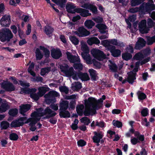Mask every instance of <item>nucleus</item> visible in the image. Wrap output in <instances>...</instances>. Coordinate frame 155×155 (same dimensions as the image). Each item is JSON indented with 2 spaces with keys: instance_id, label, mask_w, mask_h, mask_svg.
Instances as JSON below:
<instances>
[{
  "instance_id": "nucleus-1",
  "label": "nucleus",
  "mask_w": 155,
  "mask_h": 155,
  "mask_svg": "<svg viewBox=\"0 0 155 155\" xmlns=\"http://www.w3.org/2000/svg\"><path fill=\"white\" fill-rule=\"evenodd\" d=\"M137 9L142 14L144 15L146 13L150 14L152 11L155 10V5L149 2H143Z\"/></svg>"
},
{
  "instance_id": "nucleus-2",
  "label": "nucleus",
  "mask_w": 155,
  "mask_h": 155,
  "mask_svg": "<svg viewBox=\"0 0 155 155\" xmlns=\"http://www.w3.org/2000/svg\"><path fill=\"white\" fill-rule=\"evenodd\" d=\"M13 37V35L8 29H2L0 31V41L2 42L9 41Z\"/></svg>"
},
{
  "instance_id": "nucleus-3",
  "label": "nucleus",
  "mask_w": 155,
  "mask_h": 155,
  "mask_svg": "<svg viewBox=\"0 0 155 155\" xmlns=\"http://www.w3.org/2000/svg\"><path fill=\"white\" fill-rule=\"evenodd\" d=\"M96 101L95 98L93 97H89L88 100H84V104L86 107H92V108H94L96 110H98L103 107V104H99L95 103V101Z\"/></svg>"
},
{
  "instance_id": "nucleus-4",
  "label": "nucleus",
  "mask_w": 155,
  "mask_h": 155,
  "mask_svg": "<svg viewBox=\"0 0 155 155\" xmlns=\"http://www.w3.org/2000/svg\"><path fill=\"white\" fill-rule=\"evenodd\" d=\"M43 110L41 114L42 117L45 116L42 118V119L44 120L49 119L53 117L57 114L56 112L51 109L49 107H47L45 109L43 108Z\"/></svg>"
},
{
  "instance_id": "nucleus-5",
  "label": "nucleus",
  "mask_w": 155,
  "mask_h": 155,
  "mask_svg": "<svg viewBox=\"0 0 155 155\" xmlns=\"http://www.w3.org/2000/svg\"><path fill=\"white\" fill-rule=\"evenodd\" d=\"M91 52L94 58L99 61H103L106 58V55L104 52L99 49L94 48Z\"/></svg>"
},
{
  "instance_id": "nucleus-6",
  "label": "nucleus",
  "mask_w": 155,
  "mask_h": 155,
  "mask_svg": "<svg viewBox=\"0 0 155 155\" xmlns=\"http://www.w3.org/2000/svg\"><path fill=\"white\" fill-rule=\"evenodd\" d=\"M27 117H21L18 119H15L12 121L10 125L11 128H16L23 126L25 123H27L26 122H24L26 120Z\"/></svg>"
},
{
  "instance_id": "nucleus-7",
  "label": "nucleus",
  "mask_w": 155,
  "mask_h": 155,
  "mask_svg": "<svg viewBox=\"0 0 155 155\" xmlns=\"http://www.w3.org/2000/svg\"><path fill=\"white\" fill-rule=\"evenodd\" d=\"M1 87L6 91L9 92L14 91L15 89L13 84L9 81L2 82L1 84Z\"/></svg>"
},
{
  "instance_id": "nucleus-8",
  "label": "nucleus",
  "mask_w": 155,
  "mask_h": 155,
  "mask_svg": "<svg viewBox=\"0 0 155 155\" xmlns=\"http://www.w3.org/2000/svg\"><path fill=\"white\" fill-rule=\"evenodd\" d=\"M67 58L71 63H75L80 62V59L79 56L77 57L75 55H73L69 52L67 51L66 53Z\"/></svg>"
},
{
  "instance_id": "nucleus-9",
  "label": "nucleus",
  "mask_w": 155,
  "mask_h": 155,
  "mask_svg": "<svg viewBox=\"0 0 155 155\" xmlns=\"http://www.w3.org/2000/svg\"><path fill=\"white\" fill-rule=\"evenodd\" d=\"M51 56L55 59H58L62 56V53L59 48H54L51 50Z\"/></svg>"
},
{
  "instance_id": "nucleus-10",
  "label": "nucleus",
  "mask_w": 155,
  "mask_h": 155,
  "mask_svg": "<svg viewBox=\"0 0 155 155\" xmlns=\"http://www.w3.org/2000/svg\"><path fill=\"white\" fill-rule=\"evenodd\" d=\"M82 8L91 10L93 14L96 15L97 13V10L96 6L89 3H84L81 6Z\"/></svg>"
},
{
  "instance_id": "nucleus-11",
  "label": "nucleus",
  "mask_w": 155,
  "mask_h": 155,
  "mask_svg": "<svg viewBox=\"0 0 155 155\" xmlns=\"http://www.w3.org/2000/svg\"><path fill=\"white\" fill-rule=\"evenodd\" d=\"M109 51L110 52L111 55L115 58L118 57L121 55V52L120 50L116 49L114 45H113Z\"/></svg>"
},
{
  "instance_id": "nucleus-12",
  "label": "nucleus",
  "mask_w": 155,
  "mask_h": 155,
  "mask_svg": "<svg viewBox=\"0 0 155 155\" xmlns=\"http://www.w3.org/2000/svg\"><path fill=\"white\" fill-rule=\"evenodd\" d=\"M146 43V41L143 38H139L136 43L135 48L136 49H140L144 47Z\"/></svg>"
},
{
  "instance_id": "nucleus-13",
  "label": "nucleus",
  "mask_w": 155,
  "mask_h": 155,
  "mask_svg": "<svg viewBox=\"0 0 155 155\" xmlns=\"http://www.w3.org/2000/svg\"><path fill=\"white\" fill-rule=\"evenodd\" d=\"M76 34L79 36H86L89 35L90 33L84 28L80 27L78 30V32L76 31Z\"/></svg>"
},
{
  "instance_id": "nucleus-14",
  "label": "nucleus",
  "mask_w": 155,
  "mask_h": 155,
  "mask_svg": "<svg viewBox=\"0 0 155 155\" xmlns=\"http://www.w3.org/2000/svg\"><path fill=\"white\" fill-rule=\"evenodd\" d=\"M20 107V113L23 116H25V113L30 109L31 106L28 104H24L21 105Z\"/></svg>"
},
{
  "instance_id": "nucleus-15",
  "label": "nucleus",
  "mask_w": 155,
  "mask_h": 155,
  "mask_svg": "<svg viewBox=\"0 0 155 155\" xmlns=\"http://www.w3.org/2000/svg\"><path fill=\"white\" fill-rule=\"evenodd\" d=\"M128 77L127 78V81L129 83L132 84L134 81L136 79L137 73H134L133 72H130L127 73Z\"/></svg>"
},
{
  "instance_id": "nucleus-16",
  "label": "nucleus",
  "mask_w": 155,
  "mask_h": 155,
  "mask_svg": "<svg viewBox=\"0 0 155 155\" xmlns=\"http://www.w3.org/2000/svg\"><path fill=\"white\" fill-rule=\"evenodd\" d=\"M76 11L77 13H80V15L83 17H86L91 15V13L89 12L88 10L83 8H78L76 9Z\"/></svg>"
},
{
  "instance_id": "nucleus-17",
  "label": "nucleus",
  "mask_w": 155,
  "mask_h": 155,
  "mask_svg": "<svg viewBox=\"0 0 155 155\" xmlns=\"http://www.w3.org/2000/svg\"><path fill=\"white\" fill-rule=\"evenodd\" d=\"M93 133L94 135L92 138L93 140H100L104 136V133L99 130H97V131H94Z\"/></svg>"
},
{
  "instance_id": "nucleus-18",
  "label": "nucleus",
  "mask_w": 155,
  "mask_h": 155,
  "mask_svg": "<svg viewBox=\"0 0 155 155\" xmlns=\"http://www.w3.org/2000/svg\"><path fill=\"white\" fill-rule=\"evenodd\" d=\"M54 30V28L50 25H46L45 27L44 32L49 38L53 35V33Z\"/></svg>"
},
{
  "instance_id": "nucleus-19",
  "label": "nucleus",
  "mask_w": 155,
  "mask_h": 155,
  "mask_svg": "<svg viewBox=\"0 0 155 155\" xmlns=\"http://www.w3.org/2000/svg\"><path fill=\"white\" fill-rule=\"evenodd\" d=\"M10 21V16L9 15H4L0 20L1 25H3L5 26L9 24Z\"/></svg>"
},
{
  "instance_id": "nucleus-20",
  "label": "nucleus",
  "mask_w": 155,
  "mask_h": 155,
  "mask_svg": "<svg viewBox=\"0 0 155 155\" xmlns=\"http://www.w3.org/2000/svg\"><path fill=\"white\" fill-rule=\"evenodd\" d=\"M78 76L82 81H86L90 80L89 76L87 73L78 72Z\"/></svg>"
},
{
  "instance_id": "nucleus-21",
  "label": "nucleus",
  "mask_w": 155,
  "mask_h": 155,
  "mask_svg": "<svg viewBox=\"0 0 155 155\" xmlns=\"http://www.w3.org/2000/svg\"><path fill=\"white\" fill-rule=\"evenodd\" d=\"M59 110H66L69 107V102L67 101L63 100L60 103Z\"/></svg>"
},
{
  "instance_id": "nucleus-22",
  "label": "nucleus",
  "mask_w": 155,
  "mask_h": 155,
  "mask_svg": "<svg viewBox=\"0 0 155 155\" xmlns=\"http://www.w3.org/2000/svg\"><path fill=\"white\" fill-rule=\"evenodd\" d=\"M43 107H41L38 108H36V111H34L32 112L31 115V117H41V112L43 110Z\"/></svg>"
},
{
  "instance_id": "nucleus-23",
  "label": "nucleus",
  "mask_w": 155,
  "mask_h": 155,
  "mask_svg": "<svg viewBox=\"0 0 155 155\" xmlns=\"http://www.w3.org/2000/svg\"><path fill=\"white\" fill-rule=\"evenodd\" d=\"M110 44L112 45H113L119 46L120 48H123L124 47L125 45L123 42H118L117 40V39H113L109 40Z\"/></svg>"
},
{
  "instance_id": "nucleus-24",
  "label": "nucleus",
  "mask_w": 155,
  "mask_h": 155,
  "mask_svg": "<svg viewBox=\"0 0 155 155\" xmlns=\"http://www.w3.org/2000/svg\"><path fill=\"white\" fill-rule=\"evenodd\" d=\"M75 7L73 5L71 4L66 5V8L67 11L69 13L74 14L76 12V9L78 8L74 9Z\"/></svg>"
},
{
  "instance_id": "nucleus-25",
  "label": "nucleus",
  "mask_w": 155,
  "mask_h": 155,
  "mask_svg": "<svg viewBox=\"0 0 155 155\" xmlns=\"http://www.w3.org/2000/svg\"><path fill=\"white\" fill-rule=\"evenodd\" d=\"M59 115L60 118H69L70 117V114L68 111L66 110H60Z\"/></svg>"
},
{
  "instance_id": "nucleus-26",
  "label": "nucleus",
  "mask_w": 155,
  "mask_h": 155,
  "mask_svg": "<svg viewBox=\"0 0 155 155\" xmlns=\"http://www.w3.org/2000/svg\"><path fill=\"white\" fill-rule=\"evenodd\" d=\"M100 43V41L96 37L91 38L87 41L88 44L91 45L93 44L98 45Z\"/></svg>"
},
{
  "instance_id": "nucleus-27",
  "label": "nucleus",
  "mask_w": 155,
  "mask_h": 155,
  "mask_svg": "<svg viewBox=\"0 0 155 155\" xmlns=\"http://www.w3.org/2000/svg\"><path fill=\"white\" fill-rule=\"evenodd\" d=\"M95 25V23L92 20L90 19L86 20L84 23L85 26L88 29H91Z\"/></svg>"
},
{
  "instance_id": "nucleus-28",
  "label": "nucleus",
  "mask_w": 155,
  "mask_h": 155,
  "mask_svg": "<svg viewBox=\"0 0 155 155\" xmlns=\"http://www.w3.org/2000/svg\"><path fill=\"white\" fill-rule=\"evenodd\" d=\"M89 72L91 80L94 81H96L97 80L96 78L97 77V76L96 71L93 69H91L89 70Z\"/></svg>"
},
{
  "instance_id": "nucleus-29",
  "label": "nucleus",
  "mask_w": 155,
  "mask_h": 155,
  "mask_svg": "<svg viewBox=\"0 0 155 155\" xmlns=\"http://www.w3.org/2000/svg\"><path fill=\"white\" fill-rule=\"evenodd\" d=\"M87 53L84 52L81 53V55L83 58L86 61L87 64H92V61L89 55H87Z\"/></svg>"
},
{
  "instance_id": "nucleus-30",
  "label": "nucleus",
  "mask_w": 155,
  "mask_h": 155,
  "mask_svg": "<svg viewBox=\"0 0 155 155\" xmlns=\"http://www.w3.org/2000/svg\"><path fill=\"white\" fill-rule=\"evenodd\" d=\"M101 44L106 48L108 51L113 46V45L110 44L109 40H105L101 41Z\"/></svg>"
},
{
  "instance_id": "nucleus-31",
  "label": "nucleus",
  "mask_w": 155,
  "mask_h": 155,
  "mask_svg": "<svg viewBox=\"0 0 155 155\" xmlns=\"http://www.w3.org/2000/svg\"><path fill=\"white\" fill-rule=\"evenodd\" d=\"M9 108L8 105L6 103H2L0 106V113L5 112Z\"/></svg>"
},
{
  "instance_id": "nucleus-32",
  "label": "nucleus",
  "mask_w": 155,
  "mask_h": 155,
  "mask_svg": "<svg viewBox=\"0 0 155 155\" xmlns=\"http://www.w3.org/2000/svg\"><path fill=\"white\" fill-rule=\"evenodd\" d=\"M39 48L40 50L43 51L45 57L46 58H49L50 54V52L49 49L42 46H40Z\"/></svg>"
},
{
  "instance_id": "nucleus-33",
  "label": "nucleus",
  "mask_w": 155,
  "mask_h": 155,
  "mask_svg": "<svg viewBox=\"0 0 155 155\" xmlns=\"http://www.w3.org/2000/svg\"><path fill=\"white\" fill-rule=\"evenodd\" d=\"M59 96V94L55 91H50L48 94H46L44 96H47L55 98V97H58Z\"/></svg>"
},
{
  "instance_id": "nucleus-34",
  "label": "nucleus",
  "mask_w": 155,
  "mask_h": 155,
  "mask_svg": "<svg viewBox=\"0 0 155 155\" xmlns=\"http://www.w3.org/2000/svg\"><path fill=\"white\" fill-rule=\"evenodd\" d=\"M134 136L137 138L140 142V141L143 142L144 140L145 137L144 135L140 134L138 131H136L135 132Z\"/></svg>"
},
{
  "instance_id": "nucleus-35",
  "label": "nucleus",
  "mask_w": 155,
  "mask_h": 155,
  "mask_svg": "<svg viewBox=\"0 0 155 155\" xmlns=\"http://www.w3.org/2000/svg\"><path fill=\"white\" fill-rule=\"evenodd\" d=\"M137 95L140 101L145 99L147 98L146 95L145 93L142 92L140 91H137Z\"/></svg>"
},
{
  "instance_id": "nucleus-36",
  "label": "nucleus",
  "mask_w": 155,
  "mask_h": 155,
  "mask_svg": "<svg viewBox=\"0 0 155 155\" xmlns=\"http://www.w3.org/2000/svg\"><path fill=\"white\" fill-rule=\"evenodd\" d=\"M83 105H78L76 107V111L78 114L80 116H82L83 114V109L84 108Z\"/></svg>"
},
{
  "instance_id": "nucleus-37",
  "label": "nucleus",
  "mask_w": 155,
  "mask_h": 155,
  "mask_svg": "<svg viewBox=\"0 0 155 155\" xmlns=\"http://www.w3.org/2000/svg\"><path fill=\"white\" fill-rule=\"evenodd\" d=\"M132 57V55L131 54L127 52L122 54V58L126 61H128Z\"/></svg>"
},
{
  "instance_id": "nucleus-38",
  "label": "nucleus",
  "mask_w": 155,
  "mask_h": 155,
  "mask_svg": "<svg viewBox=\"0 0 155 155\" xmlns=\"http://www.w3.org/2000/svg\"><path fill=\"white\" fill-rule=\"evenodd\" d=\"M36 58L37 60H41L43 57V54L38 48H36L35 52Z\"/></svg>"
},
{
  "instance_id": "nucleus-39",
  "label": "nucleus",
  "mask_w": 155,
  "mask_h": 155,
  "mask_svg": "<svg viewBox=\"0 0 155 155\" xmlns=\"http://www.w3.org/2000/svg\"><path fill=\"white\" fill-rule=\"evenodd\" d=\"M45 97L46 98L45 102L46 104H49L51 103L52 104L56 102L55 98H52L47 96H45Z\"/></svg>"
},
{
  "instance_id": "nucleus-40",
  "label": "nucleus",
  "mask_w": 155,
  "mask_h": 155,
  "mask_svg": "<svg viewBox=\"0 0 155 155\" xmlns=\"http://www.w3.org/2000/svg\"><path fill=\"white\" fill-rule=\"evenodd\" d=\"M73 67L75 70H77L78 72H81L83 69V65L80 63H74Z\"/></svg>"
},
{
  "instance_id": "nucleus-41",
  "label": "nucleus",
  "mask_w": 155,
  "mask_h": 155,
  "mask_svg": "<svg viewBox=\"0 0 155 155\" xmlns=\"http://www.w3.org/2000/svg\"><path fill=\"white\" fill-rule=\"evenodd\" d=\"M57 5L61 8L65 7V4L67 1H52Z\"/></svg>"
},
{
  "instance_id": "nucleus-42",
  "label": "nucleus",
  "mask_w": 155,
  "mask_h": 155,
  "mask_svg": "<svg viewBox=\"0 0 155 155\" xmlns=\"http://www.w3.org/2000/svg\"><path fill=\"white\" fill-rule=\"evenodd\" d=\"M18 113V110L16 108H13L9 110L8 114L12 117H15Z\"/></svg>"
},
{
  "instance_id": "nucleus-43",
  "label": "nucleus",
  "mask_w": 155,
  "mask_h": 155,
  "mask_svg": "<svg viewBox=\"0 0 155 155\" xmlns=\"http://www.w3.org/2000/svg\"><path fill=\"white\" fill-rule=\"evenodd\" d=\"M21 91L25 93L30 94L33 93L36 91V89L35 88H28V89H26L25 88H22Z\"/></svg>"
},
{
  "instance_id": "nucleus-44",
  "label": "nucleus",
  "mask_w": 155,
  "mask_h": 155,
  "mask_svg": "<svg viewBox=\"0 0 155 155\" xmlns=\"http://www.w3.org/2000/svg\"><path fill=\"white\" fill-rule=\"evenodd\" d=\"M1 126L2 129L6 130L9 127L10 124L6 121H3L1 123Z\"/></svg>"
},
{
  "instance_id": "nucleus-45",
  "label": "nucleus",
  "mask_w": 155,
  "mask_h": 155,
  "mask_svg": "<svg viewBox=\"0 0 155 155\" xmlns=\"http://www.w3.org/2000/svg\"><path fill=\"white\" fill-rule=\"evenodd\" d=\"M51 69V68L50 67H47L42 68L41 69V75L42 76H44L46 73H48L50 71Z\"/></svg>"
},
{
  "instance_id": "nucleus-46",
  "label": "nucleus",
  "mask_w": 155,
  "mask_h": 155,
  "mask_svg": "<svg viewBox=\"0 0 155 155\" xmlns=\"http://www.w3.org/2000/svg\"><path fill=\"white\" fill-rule=\"evenodd\" d=\"M144 58V55L140 52H138L134 56V59L136 60H141Z\"/></svg>"
},
{
  "instance_id": "nucleus-47",
  "label": "nucleus",
  "mask_w": 155,
  "mask_h": 155,
  "mask_svg": "<svg viewBox=\"0 0 155 155\" xmlns=\"http://www.w3.org/2000/svg\"><path fill=\"white\" fill-rule=\"evenodd\" d=\"M75 72L72 67L69 68L65 73L66 75L68 77H70L74 74V73Z\"/></svg>"
},
{
  "instance_id": "nucleus-48",
  "label": "nucleus",
  "mask_w": 155,
  "mask_h": 155,
  "mask_svg": "<svg viewBox=\"0 0 155 155\" xmlns=\"http://www.w3.org/2000/svg\"><path fill=\"white\" fill-rule=\"evenodd\" d=\"M81 121L82 123H84L86 125H88L91 123L90 119L86 117H82L81 119Z\"/></svg>"
},
{
  "instance_id": "nucleus-49",
  "label": "nucleus",
  "mask_w": 155,
  "mask_h": 155,
  "mask_svg": "<svg viewBox=\"0 0 155 155\" xmlns=\"http://www.w3.org/2000/svg\"><path fill=\"white\" fill-rule=\"evenodd\" d=\"M9 138L12 140L16 141L18 139V136L16 133H12L10 134Z\"/></svg>"
},
{
  "instance_id": "nucleus-50",
  "label": "nucleus",
  "mask_w": 155,
  "mask_h": 155,
  "mask_svg": "<svg viewBox=\"0 0 155 155\" xmlns=\"http://www.w3.org/2000/svg\"><path fill=\"white\" fill-rule=\"evenodd\" d=\"M70 39L73 44L75 45H77L79 44V41L75 36H73L70 38Z\"/></svg>"
},
{
  "instance_id": "nucleus-51",
  "label": "nucleus",
  "mask_w": 155,
  "mask_h": 155,
  "mask_svg": "<svg viewBox=\"0 0 155 155\" xmlns=\"http://www.w3.org/2000/svg\"><path fill=\"white\" fill-rule=\"evenodd\" d=\"M147 26V21L145 19L142 20L139 24V30L142 29Z\"/></svg>"
},
{
  "instance_id": "nucleus-52",
  "label": "nucleus",
  "mask_w": 155,
  "mask_h": 155,
  "mask_svg": "<svg viewBox=\"0 0 155 155\" xmlns=\"http://www.w3.org/2000/svg\"><path fill=\"white\" fill-rule=\"evenodd\" d=\"M110 69L113 72H117V71L118 67L115 63H112L111 65H109Z\"/></svg>"
},
{
  "instance_id": "nucleus-53",
  "label": "nucleus",
  "mask_w": 155,
  "mask_h": 155,
  "mask_svg": "<svg viewBox=\"0 0 155 155\" xmlns=\"http://www.w3.org/2000/svg\"><path fill=\"white\" fill-rule=\"evenodd\" d=\"M141 116L143 117H145L149 115V110L147 108L144 107L142 109L141 111Z\"/></svg>"
},
{
  "instance_id": "nucleus-54",
  "label": "nucleus",
  "mask_w": 155,
  "mask_h": 155,
  "mask_svg": "<svg viewBox=\"0 0 155 155\" xmlns=\"http://www.w3.org/2000/svg\"><path fill=\"white\" fill-rule=\"evenodd\" d=\"M92 19L96 23L99 24L101 23L103 21V18L99 16H97L96 17L92 18Z\"/></svg>"
},
{
  "instance_id": "nucleus-55",
  "label": "nucleus",
  "mask_w": 155,
  "mask_h": 155,
  "mask_svg": "<svg viewBox=\"0 0 155 155\" xmlns=\"http://www.w3.org/2000/svg\"><path fill=\"white\" fill-rule=\"evenodd\" d=\"M131 5L132 6H135L142 4L145 1H130Z\"/></svg>"
},
{
  "instance_id": "nucleus-56",
  "label": "nucleus",
  "mask_w": 155,
  "mask_h": 155,
  "mask_svg": "<svg viewBox=\"0 0 155 155\" xmlns=\"http://www.w3.org/2000/svg\"><path fill=\"white\" fill-rule=\"evenodd\" d=\"M96 27L99 30H106L107 28V26L103 24H98L96 25Z\"/></svg>"
},
{
  "instance_id": "nucleus-57",
  "label": "nucleus",
  "mask_w": 155,
  "mask_h": 155,
  "mask_svg": "<svg viewBox=\"0 0 155 155\" xmlns=\"http://www.w3.org/2000/svg\"><path fill=\"white\" fill-rule=\"evenodd\" d=\"M69 68L68 65L64 64V65H61L60 66V68L61 71L64 73H65L68 69Z\"/></svg>"
},
{
  "instance_id": "nucleus-58",
  "label": "nucleus",
  "mask_w": 155,
  "mask_h": 155,
  "mask_svg": "<svg viewBox=\"0 0 155 155\" xmlns=\"http://www.w3.org/2000/svg\"><path fill=\"white\" fill-rule=\"evenodd\" d=\"M87 144L86 141L83 139H80L77 142V144L78 147H83Z\"/></svg>"
},
{
  "instance_id": "nucleus-59",
  "label": "nucleus",
  "mask_w": 155,
  "mask_h": 155,
  "mask_svg": "<svg viewBox=\"0 0 155 155\" xmlns=\"http://www.w3.org/2000/svg\"><path fill=\"white\" fill-rule=\"evenodd\" d=\"M76 104V100H72L69 103V107L68 109L70 110L71 109V110H74Z\"/></svg>"
},
{
  "instance_id": "nucleus-60",
  "label": "nucleus",
  "mask_w": 155,
  "mask_h": 155,
  "mask_svg": "<svg viewBox=\"0 0 155 155\" xmlns=\"http://www.w3.org/2000/svg\"><path fill=\"white\" fill-rule=\"evenodd\" d=\"M147 24L148 27L151 28L154 26L155 23L150 18H148L147 20Z\"/></svg>"
},
{
  "instance_id": "nucleus-61",
  "label": "nucleus",
  "mask_w": 155,
  "mask_h": 155,
  "mask_svg": "<svg viewBox=\"0 0 155 155\" xmlns=\"http://www.w3.org/2000/svg\"><path fill=\"white\" fill-rule=\"evenodd\" d=\"M82 88V84L79 82H77L74 86H72V88L78 91Z\"/></svg>"
},
{
  "instance_id": "nucleus-62",
  "label": "nucleus",
  "mask_w": 155,
  "mask_h": 155,
  "mask_svg": "<svg viewBox=\"0 0 155 155\" xmlns=\"http://www.w3.org/2000/svg\"><path fill=\"white\" fill-rule=\"evenodd\" d=\"M30 97L34 100L37 101L39 99L40 95L39 94H37L36 93H31L30 94Z\"/></svg>"
},
{
  "instance_id": "nucleus-63",
  "label": "nucleus",
  "mask_w": 155,
  "mask_h": 155,
  "mask_svg": "<svg viewBox=\"0 0 155 155\" xmlns=\"http://www.w3.org/2000/svg\"><path fill=\"white\" fill-rule=\"evenodd\" d=\"M88 109L85 108L83 114L85 116H89L91 114V109L88 107Z\"/></svg>"
},
{
  "instance_id": "nucleus-64",
  "label": "nucleus",
  "mask_w": 155,
  "mask_h": 155,
  "mask_svg": "<svg viewBox=\"0 0 155 155\" xmlns=\"http://www.w3.org/2000/svg\"><path fill=\"white\" fill-rule=\"evenodd\" d=\"M39 94L40 95V97L42 96L46 92L47 90L46 88L44 87H41L39 88Z\"/></svg>"
}]
</instances>
